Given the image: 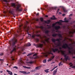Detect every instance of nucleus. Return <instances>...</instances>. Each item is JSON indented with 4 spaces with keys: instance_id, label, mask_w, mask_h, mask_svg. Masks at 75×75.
Returning a JSON list of instances; mask_svg holds the SVG:
<instances>
[{
    "instance_id": "nucleus-1",
    "label": "nucleus",
    "mask_w": 75,
    "mask_h": 75,
    "mask_svg": "<svg viewBox=\"0 0 75 75\" xmlns=\"http://www.w3.org/2000/svg\"><path fill=\"white\" fill-rule=\"evenodd\" d=\"M17 42V40L16 39L15 37H14L13 39L9 41L10 47L13 49V50L10 52V54H12L13 51H16V46L15 45V44Z\"/></svg>"
},
{
    "instance_id": "nucleus-2",
    "label": "nucleus",
    "mask_w": 75,
    "mask_h": 75,
    "mask_svg": "<svg viewBox=\"0 0 75 75\" xmlns=\"http://www.w3.org/2000/svg\"><path fill=\"white\" fill-rule=\"evenodd\" d=\"M62 48H64V49H68L69 50V54H71L72 53V51H71L72 49H73L72 47H70L68 46V45L67 43H65L63 44V46H62Z\"/></svg>"
},
{
    "instance_id": "nucleus-3",
    "label": "nucleus",
    "mask_w": 75,
    "mask_h": 75,
    "mask_svg": "<svg viewBox=\"0 0 75 75\" xmlns=\"http://www.w3.org/2000/svg\"><path fill=\"white\" fill-rule=\"evenodd\" d=\"M11 5L13 7H15L16 10V11H22V8H20V5H18L16 7V4L14 3L12 4Z\"/></svg>"
},
{
    "instance_id": "nucleus-4",
    "label": "nucleus",
    "mask_w": 75,
    "mask_h": 75,
    "mask_svg": "<svg viewBox=\"0 0 75 75\" xmlns=\"http://www.w3.org/2000/svg\"><path fill=\"white\" fill-rule=\"evenodd\" d=\"M61 23L59 22H57L55 23H53L52 24V26L53 27H54V28L55 30H59V28H60V26H55L56 24H61Z\"/></svg>"
},
{
    "instance_id": "nucleus-5",
    "label": "nucleus",
    "mask_w": 75,
    "mask_h": 75,
    "mask_svg": "<svg viewBox=\"0 0 75 75\" xmlns=\"http://www.w3.org/2000/svg\"><path fill=\"white\" fill-rule=\"evenodd\" d=\"M31 43H30V42H28L26 45H25L23 47H18V48H21V49L22 51H23L25 50V47H30V46H31Z\"/></svg>"
},
{
    "instance_id": "nucleus-6",
    "label": "nucleus",
    "mask_w": 75,
    "mask_h": 75,
    "mask_svg": "<svg viewBox=\"0 0 75 75\" xmlns=\"http://www.w3.org/2000/svg\"><path fill=\"white\" fill-rule=\"evenodd\" d=\"M22 26H23V25L21 24V25H19L18 27V29L17 31V32L18 34L22 31V30H21V27H22Z\"/></svg>"
},
{
    "instance_id": "nucleus-7",
    "label": "nucleus",
    "mask_w": 75,
    "mask_h": 75,
    "mask_svg": "<svg viewBox=\"0 0 75 75\" xmlns=\"http://www.w3.org/2000/svg\"><path fill=\"white\" fill-rule=\"evenodd\" d=\"M33 45H35L36 48H42L43 46V45L41 44L39 45H35V44H34Z\"/></svg>"
},
{
    "instance_id": "nucleus-8",
    "label": "nucleus",
    "mask_w": 75,
    "mask_h": 75,
    "mask_svg": "<svg viewBox=\"0 0 75 75\" xmlns=\"http://www.w3.org/2000/svg\"><path fill=\"white\" fill-rule=\"evenodd\" d=\"M9 13L10 14H12L13 16H14V15H15V13H14V11L13 9H10L9 11Z\"/></svg>"
},
{
    "instance_id": "nucleus-9",
    "label": "nucleus",
    "mask_w": 75,
    "mask_h": 75,
    "mask_svg": "<svg viewBox=\"0 0 75 75\" xmlns=\"http://www.w3.org/2000/svg\"><path fill=\"white\" fill-rule=\"evenodd\" d=\"M60 40H61V39H57L56 40L54 38H52V41L53 42H56V41H58V42H60Z\"/></svg>"
},
{
    "instance_id": "nucleus-10",
    "label": "nucleus",
    "mask_w": 75,
    "mask_h": 75,
    "mask_svg": "<svg viewBox=\"0 0 75 75\" xmlns=\"http://www.w3.org/2000/svg\"><path fill=\"white\" fill-rule=\"evenodd\" d=\"M52 52H53L55 53V52H57V51H58V53H59V52H60V51H59V50H58V49H57V48H55V49H53V48H52Z\"/></svg>"
},
{
    "instance_id": "nucleus-11",
    "label": "nucleus",
    "mask_w": 75,
    "mask_h": 75,
    "mask_svg": "<svg viewBox=\"0 0 75 75\" xmlns=\"http://www.w3.org/2000/svg\"><path fill=\"white\" fill-rule=\"evenodd\" d=\"M19 72H20L21 73H22L25 75H28V74H30V72H28L27 73L26 71H19Z\"/></svg>"
},
{
    "instance_id": "nucleus-12",
    "label": "nucleus",
    "mask_w": 75,
    "mask_h": 75,
    "mask_svg": "<svg viewBox=\"0 0 75 75\" xmlns=\"http://www.w3.org/2000/svg\"><path fill=\"white\" fill-rule=\"evenodd\" d=\"M44 38H45V41H46V42H49V40H50V38H47V36L45 35H44Z\"/></svg>"
},
{
    "instance_id": "nucleus-13",
    "label": "nucleus",
    "mask_w": 75,
    "mask_h": 75,
    "mask_svg": "<svg viewBox=\"0 0 75 75\" xmlns=\"http://www.w3.org/2000/svg\"><path fill=\"white\" fill-rule=\"evenodd\" d=\"M61 52L62 55H63L64 57V58H66L67 56V54H65V53L64 51H61Z\"/></svg>"
},
{
    "instance_id": "nucleus-14",
    "label": "nucleus",
    "mask_w": 75,
    "mask_h": 75,
    "mask_svg": "<svg viewBox=\"0 0 75 75\" xmlns=\"http://www.w3.org/2000/svg\"><path fill=\"white\" fill-rule=\"evenodd\" d=\"M56 8H57V7H56L54 8H50L49 9H48V10L49 11H52L53 10H56Z\"/></svg>"
},
{
    "instance_id": "nucleus-15",
    "label": "nucleus",
    "mask_w": 75,
    "mask_h": 75,
    "mask_svg": "<svg viewBox=\"0 0 75 75\" xmlns=\"http://www.w3.org/2000/svg\"><path fill=\"white\" fill-rule=\"evenodd\" d=\"M44 22L46 24H49L51 22V21L50 20H48L47 21H45Z\"/></svg>"
},
{
    "instance_id": "nucleus-16",
    "label": "nucleus",
    "mask_w": 75,
    "mask_h": 75,
    "mask_svg": "<svg viewBox=\"0 0 75 75\" xmlns=\"http://www.w3.org/2000/svg\"><path fill=\"white\" fill-rule=\"evenodd\" d=\"M57 70L58 68H57L55 70H54V71H53V75H55L56 74H57Z\"/></svg>"
},
{
    "instance_id": "nucleus-17",
    "label": "nucleus",
    "mask_w": 75,
    "mask_h": 75,
    "mask_svg": "<svg viewBox=\"0 0 75 75\" xmlns=\"http://www.w3.org/2000/svg\"><path fill=\"white\" fill-rule=\"evenodd\" d=\"M54 57H55V56H52L51 57V58H50V59H49L47 60V61L48 62H49L50 61H51V60H52V59H54Z\"/></svg>"
},
{
    "instance_id": "nucleus-18",
    "label": "nucleus",
    "mask_w": 75,
    "mask_h": 75,
    "mask_svg": "<svg viewBox=\"0 0 75 75\" xmlns=\"http://www.w3.org/2000/svg\"><path fill=\"white\" fill-rule=\"evenodd\" d=\"M59 22H61L62 23H64V22H65L66 23H68L69 21L68 20H65L64 21L62 20H60L59 21Z\"/></svg>"
},
{
    "instance_id": "nucleus-19",
    "label": "nucleus",
    "mask_w": 75,
    "mask_h": 75,
    "mask_svg": "<svg viewBox=\"0 0 75 75\" xmlns=\"http://www.w3.org/2000/svg\"><path fill=\"white\" fill-rule=\"evenodd\" d=\"M41 66H38L35 68V69H36V70H39V69H41Z\"/></svg>"
},
{
    "instance_id": "nucleus-20",
    "label": "nucleus",
    "mask_w": 75,
    "mask_h": 75,
    "mask_svg": "<svg viewBox=\"0 0 75 75\" xmlns=\"http://www.w3.org/2000/svg\"><path fill=\"white\" fill-rule=\"evenodd\" d=\"M7 72L8 73V74H9V75H13V73H12V72L8 70H6Z\"/></svg>"
},
{
    "instance_id": "nucleus-21",
    "label": "nucleus",
    "mask_w": 75,
    "mask_h": 75,
    "mask_svg": "<svg viewBox=\"0 0 75 75\" xmlns=\"http://www.w3.org/2000/svg\"><path fill=\"white\" fill-rule=\"evenodd\" d=\"M19 63L20 64H24V62H23V60L21 59H20L19 60Z\"/></svg>"
},
{
    "instance_id": "nucleus-22",
    "label": "nucleus",
    "mask_w": 75,
    "mask_h": 75,
    "mask_svg": "<svg viewBox=\"0 0 75 75\" xmlns=\"http://www.w3.org/2000/svg\"><path fill=\"white\" fill-rule=\"evenodd\" d=\"M23 68H27V69H31V67H28L25 66H23Z\"/></svg>"
},
{
    "instance_id": "nucleus-23",
    "label": "nucleus",
    "mask_w": 75,
    "mask_h": 75,
    "mask_svg": "<svg viewBox=\"0 0 75 75\" xmlns=\"http://www.w3.org/2000/svg\"><path fill=\"white\" fill-rule=\"evenodd\" d=\"M49 32H50V31L48 30L45 31V33L46 34H48V33Z\"/></svg>"
},
{
    "instance_id": "nucleus-24",
    "label": "nucleus",
    "mask_w": 75,
    "mask_h": 75,
    "mask_svg": "<svg viewBox=\"0 0 75 75\" xmlns=\"http://www.w3.org/2000/svg\"><path fill=\"white\" fill-rule=\"evenodd\" d=\"M57 35H58L57 34H53L52 35V37H56Z\"/></svg>"
},
{
    "instance_id": "nucleus-25",
    "label": "nucleus",
    "mask_w": 75,
    "mask_h": 75,
    "mask_svg": "<svg viewBox=\"0 0 75 75\" xmlns=\"http://www.w3.org/2000/svg\"><path fill=\"white\" fill-rule=\"evenodd\" d=\"M1 1H4V2H6V3H7L8 1L7 0H0Z\"/></svg>"
},
{
    "instance_id": "nucleus-26",
    "label": "nucleus",
    "mask_w": 75,
    "mask_h": 75,
    "mask_svg": "<svg viewBox=\"0 0 75 75\" xmlns=\"http://www.w3.org/2000/svg\"><path fill=\"white\" fill-rule=\"evenodd\" d=\"M57 67H58V66H57L55 67H54L53 69L50 70V71H54V69H55V68H57Z\"/></svg>"
},
{
    "instance_id": "nucleus-27",
    "label": "nucleus",
    "mask_w": 75,
    "mask_h": 75,
    "mask_svg": "<svg viewBox=\"0 0 75 75\" xmlns=\"http://www.w3.org/2000/svg\"><path fill=\"white\" fill-rule=\"evenodd\" d=\"M49 70V69H47L45 70V72H46V73H48L49 72V71H48V70Z\"/></svg>"
},
{
    "instance_id": "nucleus-28",
    "label": "nucleus",
    "mask_w": 75,
    "mask_h": 75,
    "mask_svg": "<svg viewBox=\"0 0 75 75\" xmlns=\"http://www.w3.org/2000/svg\"><path fill=\"white\" fill-rule=\"evenodd\" d=\"M51 20H56V19H57V18H52V17L51 18Z\"/></svg>"
},
{
    "instance_id": "nucleus-29",
    "label": "nucleus",
    "mask_w": 75,
    "mask_h": 75,
    "mask_svg": "<svg viewBox=\"0 0 75 75\" xmlns=\"http://www.w3.org/2000/svg\"><path fill=\"white\" fill-rule=\"evenodd\" d=\"M33 54H34V53H29L28 54L27 56H30V55H33Z\"/></svg>"
},
{
    "instance_id": "nucleus-30",
    "label": "nucleus",
    "mask_w": 75,
    "mask_h": 75,
    "mask_svg": "<svg viewBox=\"0 0 75 75\" xmlns=\"http://www.w3.org/2000/svg\"><path fill=\"white\" fill-rule=\"evenodd\" d=\"M63 10L64 12H67V10H66V9H65L64 8H63Z\"/></svg>"
},
{
    "instance_id": "nucleus-31",
    "label": "nucleus",
    "mask_w": 75,
    "mask_h": 75,
    "mask_svg": "<svg viewBox=\"0 0 75 75\" xmlns=\"http://www.w3.org/2000/svg\"><path fill=\"white\" fill-rule=\"evenodd\" d=\"M40 28H41L42 30H44V27L42 26H40Z\"/></svg>"
},
{
    "instance_id": "nucleus-32",
    "label": "nucleus",
    "mask_w": 75,
    "mask_h": 75,
    "mask_svg": "<svg viewBox=\"0 0 75 75\" xmlns=\"http://www.w3.org/2000/svg\"><path fill=\"white\" fill-rule=\"evenodd\" d=\"M57 35L59 37H60L61 38H62V35H61V34H58Z\"/></svg>"
},
{
    "instance_id": "nucleus-33",
    "label": "nucleus",
    "mask_w": 75,
    "mask_h": 75,
    "mask_svg": "<svg viewBox=\"0 0 75 75\" xmlns=\"http://www.w3.org/2000/svg\"><path fill=\"white\" fill-rule=\"evenodd\" d=\"M35 35H33L32 36V38H35Z\"/></svg>"
},
{
    "instance_id": "nucleus-34",
    "label": "nucleus",
    "mask_w": 75,
    "mask_h": 75,
    "mask_svg": "<svg viewBox=\"0 0 75 75\" xmlns=\"http://www.w3.org/2000/svg\"><path fill=\"white\" fill-rule=\"evenodd\" d=\"M40 20L42 22V21H43V20L44 19H43V18H40Z\"/></svg>"
},
{
    "instance_id": "nucleus-35",
    "label": "nucleus",
    "mask_w": 75,
    "mask_h": 75,
    "mask_svg": "<svg viewBox=\"0 0 75 75\" xmlns=\"http://www.w3.org/2000/svg\"><path fill=\"white\" fill-rule=\"evenodd\" d=\"M65 59H66V61H68V56H67V57L66 58H65Z\"/></svg>"
},
{
    "instance_id": "nucleus-36",
    "label": "nucleus",
    "mask_w": 75,
    "mask_h": 75,
    "mask_svg": "<svg viewBox=\"0 0 75 75\" xmlns=\"http://www.w3.org/2000/svg\"><path fill=\"white\" fill-rule=\"evenodd\" d=\"M48 54H51L52 55H54V54H53V53L51 52V51H50V52H49Z\"/></svg>"
},
{
    "instance_id": "nucleus-37",
    "label": "nucleus",
    "mask_w": 75,
    "mask_h": 75,
    "mask_svg": "<svg viewBox=\"0 0 75 75\" xmlns=\"http://www.w3.org/2000/svg\"><path fill=\"white\" fill-rule=\"evenodd\" d=\"M29 64H32L33 63H34V62L31 61L28 62Z\"/></svg>"
},
{
    "instance_id": "nucleus-38",
    "label": "nucleus",
    "mask_w": 75,
    "mask_h": 75,
    "mask_svg": "<svg viewBox=\"0 0 75 75\" xmlns=\"http://www.w3.org/2000/svg\"><path fill=\"white\" fill-rule=\"evenodd\" d=\"M46 62H47V60H46V59L44 60L43 61V63H45Z\"/></svg>"
},
{
    "instance_id": "nucleus-39",
    "label": "nucleus",
    "mask_w": 75,
    "mask_h": 75,
    "mask_svg": "<svg viewBox=\"0 0 75 75\" xmlns=\"http://www.w3.org/2000/svg\"><path fill=\"white\" fill-rule=\"evenodd\" d=\"M62 64V61L59 64V67H60L61 66V64Z\"/></svg>"
},
{
    "instance_id": "nucleus-40",
    "label": "nucleus",
    "mask_w": 75,
    "mask_h": 75,
    "mask_svg": "<svg viewBox=\"0 0 75 75\" xmlns=\"http://www.w3.org/2000/svg\"><path fill=\"white\" fill-rule=\"evenodd\" d=\"M23 39H22L20 41V43H22V42H23Z\"/></svg>"
},
{
    "instance_id": "nucleus-41",
    "label": "nucleus",
    "mask_w": 75,
    "mask_h": 75,
    "mask_svg": "<svg viewBox=\"0 0 75 75\" xmlns=\"http://www.w3.org/2000/svg\"><path fill=\"white\" fill-rule=\"evenodd\" d=\"M35 36H37V37H41V35L38 34L35 35Z\"/></svg>"
},
{
    "instance_id": "nucleus-42",
    "label": "nucleus",
    "mask_w": 75,
    "mask_h": 75,
    "mask_svg": "<svg viewBox=\"0 0 75 75\" xmlns=\"http://www.w3.org/2000/svg\"><path fill=\"white\" fill-rule=\"evenodd\" d=\"M44 54H45V55H44V56H45V57H48V55L47 54L45 53Z\"/></svg>"
},
{
    "instance_id": "nucleus-43",
    "label": "nucleus",
    "mask_w": 75,
    "mask_h": 75,
    "mask_svg": "<svg viewBox=\"0 0 75 75\" xmlns=\"http://www.w3.org/2000/svg\"><path fill=\"white\" fill-rule=\"evenodd\" d=\"M36 40L37 42H39V39H38L37 38V39H36Z\"/></svg>"
},
{
    "instance_id": "nucleus-44",
    "label": "nucleus",
    "mask_w": 75,
    "mask_h": 75,
    "mask_svg": "<svg viewBox=\"0 0 75 75\" xmlns=\"http://www.w3.org/2000/svg\"><path fill=\"white\" fill-rule=\"evenodd\" d=\"M37 58H38V57L37 56H36L35 57L33 58L34 59H37Z\"/></svg>"
},
{
    "instance_id": "nucleus-45",
    "label": "nucleus",
    "mask_w": 75,
    "mask_h": 75,
    "mask_svg": "<svg viewBox=\"0 0 75 75\" xmlns=\"http://www.w3.org/2000/svg\"><path fill=\"white\" fill-rule=\"evenodd\" d=\"M35 20L36 21H39V19L37 18H36Z\"/></svg>"
},
{
    "instance_id": "nucleus-46",
    "label": "nucleus",
    "mask_w": 75,
    "mask_h": 75,
    "mask_svg": "<svg viewBox=\"0 0 75 75\" xmlns=\"http://www.w3.org/2000/svg\"><path fill=\"white\" fill-rule=\"evenodd\" d=\"M4 54H3V53H0V55H1V56H2V55H3Z\"/></svg>"
},
{
    "instance_id": "nucleus-47",
    "label": "nucleus",
    "mask_w": 75,
    "mask_h": 75,
    "mask_svg": "<svg viewBox=\"0 0 75 75\" xmlns=\"http://www.w3.org/2000/svg\"><path fill=\"white\" fill-rule=\"evenodd\" d=\"M28 35H30V37H31V35L30 34V33H28Z\"/></svg>"
},
{
    "instance_id": "nucleus-48",
    "label": "nucleus",
    "mask_w": 75,
    "mask_h": 75,
    "mask_svg": "<svg viewBox=\"0 0 75 75\" xmlns=\"http://www.w3.org/2000/svg\"><path fill=\"white\" fill-rule=\"evenodd\" d=\"M37 55V54L36 53L33 55V56H36V55Z\"/></svg>"
},
{
    "instance_id": "nucleus-49",
    "label": "nucleus",
    "mask_w": 75,
    "mask_h": 75,
    "mask_svg": "<svg viewBox=\"0 0 75 75\" xmlns=\"http://www.w3.org/2000/svg\"><path fill=\"white\" fill-rule=\"evenodd\" d=\"M13 68H16V69H18L17 67H16V66H15V67H13Z\"/></svg>"
},
{
    "instance_id": "nucleus-50",
    "label": "nucleus",
    "mask_w": 75,
    "mask_h": 75,
    "mask_svg": "<svg viewBox=\"0 0 75 75\" xmlns=\"http://www.w3.org/2000/svg\"><path fill=\"white\" fill-rule=\"evenodd\" d=\"M36 16H39V13H38L37 14H36Z\"/></svg>"
},
{
    "instance_id": "nucleus-51",
    "label": "nucleus",
    "mask_w": 75,
    "mask_h": 75,
    "mask_svg": "<svg viewBox=\"0 0 75 75\" xmlns=\"http://www.w3.org/2000/svg\"><path fill=\"white\" fill-rule=\"evenodd\" d=\"M73 66V64H71L70 66V67H72Z\"/></svg>"
},
{
    "instance_id": "nucleus-52",
    "label": "nucleus",
    "mask_w": 75,
    "mask_h": 75,
    "mask_svg": "<svg viewBox=\"0 0 75 75\" xmlns=\"http://www.w3.org/2000/svg\"><path fill=\"white\" fill-rule=\"evenodd\" d=\"M72 63L71 62H70L69 64V65H72Z\"/></svg>"
},
{
    "instance_id": "nucleus-53",
    "label": "nucleus",
    "mask_w": 75,
    "mask_h": 75,
    "mask_svg": "<svg viewBox=\"0 0 75 75\" xmlns=\"http://www.w3.org/2000/svg\"><path fill=\"white\" fill-rule=\"evenodd\" d=\"M50 28H51V26H49L48 27H47V28H48L49 29Z\"/></svg>"
},
{
    "instance_id": "nucleus-54",
    "label": "nucleus",
    "mask_w": 75,
    "mask_h": 75,
    "mask_svg": "<svg viewBox=\"0 0 75 75\" xmlns=\"http://www.w3.org/2000/svg\"><path fill=\"white\" fill-rule=\"evenodd\" d=\"M59 9H58V11H57V13H58V12H59Z\"/></svg>"
},
{
    "instance_id": "nucleus-55",
    "label": "nucleus",
    "mask_w": 75,
    "mask_h": 75,
    "mask_svg": "<svg viewBox=\"0 0 75 75\" xmlns=\"http://www.w3.org/2000/svg\"><path fill=\"white\" fill-rule=\"evenodd\" d=\"M59 50H62V47H59Z\"/></svg>"
},
{
    "instance_id": "nucleus-56",
    "label": "nucleus",
    "mask_w": 75,
    "mask_h": 75,
    "mask_svg": "<svg viewBox=\"0 0 75 75\" xmlns=\"http://www.w3.org/2000/svg\"><path fill=\"white\" fill-rule=\"evenodd\" d=\"M26 24H28L29 23L28 21H26Z\"/></svg>"
},
{
    "instance_id": "nucleus-57",
    "label": "nucleus",
    "mask_w": 75,
    "mask_h": 75,
    "mask_svg": "<svg viewBox=\"0 0 75 75\" xmlns=\"http://www.w3.org/2000/svg\"><path fill=\"white\" fill-rule=\"evenodd\" d=\"M4 61V59H1V61Z\"/></svg>"
},
{
    "instance_id": "nucleus-58",
    "label": "nucleus",
    "mask_w": 75,
    "mask_h": 75,
    "mask_svg": "<svg viewBox=\"0 0 75 75\" xmlns=\"http://www.w3.org/2000/svg\"><path fill=\"white\" fill-rule=\"evenodd\" d=\"M63 16H65V14H62Z\"/></svg>"
},
{
    "instance_id": "nucleus-59",
    "label": "nucleus",
    "mask_w": 75,
    "mask_h": 75,
    "mask_svg": "<svg viewBox=\"0 0 75 75\" xmlns=\"http://www.w3.org/2000/svg\"><path fill=\"white\" fill-rule=\"evenodd\" d=\"M47 27H50V25H47Z\"/></svg>"
},
{
    "instance_id": "nucleus-60",
    "label": "nucleus",
    "mask_w": 75,
    "mask_h": 75,
    "mask_svg": "<svg viewBox=\"0 0 75 75\" xmlns=\"http://www.w3.org/2000/svg\"><path fill=\"white\" fill-rule=\"evenodd\" d=\"M26 54L25 52H23V54Z\"/></svg>"
},
{
    "instance_id": "nucleus-61",
    "label": "nucleus",
    "mask_w": 75,
    "mask_h": 75,
    "mask_svg": "<svg viewBox=\"0 0 75 75\" xmlns=\"http://www.w3.org/2000/svg\"><path fill=\"white\" fill-rule=\"evenodd\" d=\"M62 14L60 12H59V14Z\"/></svg>"
},
{
    "instance_id": "nucleus-62",
    "label": "nucleus",
    "mask_w": 75,
    "mask_h": 75,
    "mask_svg": "<svg viewBox=\"0 0 75 75\" xmlns=\"http://www.w3.org/2000/svg\"><path fill=\"white\" fill-rule=\"evenodd\" d=\"M73 15H72V14H70V15H69V16H72Z\"/></svg>"
},
{
    "instance_id": "nucleus-63",
    "label": "nucleus",
    "mask_w": 75,
    "mask_h": 75,
    "mask_svg": "<svg viewBox=\"0 0 75 75\" xmlns=\"http://www.w3.org/2000/svg\"><path fill=\"white\" fill-rule=\"evenodd\" d=\"M48 17V15H46L45 16L46 17Z\"/></svg>"
},
{
    "instance_id": "nucleus-64",
    "label": "nucleus",
    "mask_w": 75,
    "mask_h": 75,
    "mask_svg": "<svg viewBox=\"0 0 75 75\" xmlns=\"http://www.w3.org/2000/svg\"><path fill=\"white\" fill-rule=\"evenodd\" d=\"M73 58H75V56H74L73 57Z\"/></svg>"
}]
</instances>
